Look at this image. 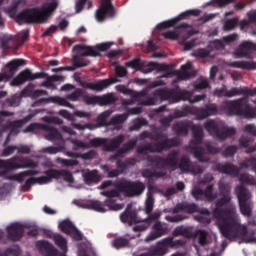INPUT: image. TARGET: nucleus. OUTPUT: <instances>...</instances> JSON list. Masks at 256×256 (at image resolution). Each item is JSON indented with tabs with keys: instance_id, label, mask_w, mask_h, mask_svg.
Masks as SVG:
<instances>
[{
	"instance_id": "obj_1",
	"label": "nucleus",
	"mask_w": 256,
	"mask_h": 256,
	"mask_svg": "<svg viewBox=\"0 0 256 256\" xmlns=\"http://www.w3.org/2000/svg\"><path fill=\"white\" fill-rule=\"evenodd\" d=\"M218 189L221 198L215 201L211 215L218 221L220 233L229 240L247 237V225L241 224L237 206L231 204V186L224 181H219Z\"/></svg>"
},
{
	"instance_id": "obj_2",
	"label": "nucleus",
	"mask_w": 256,
	"mask_h": 256,
	"mask_svg": "<svg viewBox=\"0 0 256 256\" xmlns=\"http://www.w3.org/2000/svg\"><path fill=\"white\" fill-rule=\"evenodd\" d=\"M146 161L150 167H155V169H165L167 167L171 171L179 169L182 173H191L192 175H201L205 171V167L197 162H191L189 156L183 155L179 158L178 150L170 151L166 157L147 155Z\"/></svg>"
},
{
	"instance_id": "obj_3",
	"label": "nucleus",
	"mask_w": 256,
	"mask_h": 256,
	"mask_svg": "<svg viewBox=\"0 0 256 256\" xmlns=\"http://www.w3.org/2000/svg\"><path fill=\"white\" fill-rule=\"evenodd\" d=\"M189 129H191L193 137L189 145L190 153L199 163H209L211 158L205 155V148L201 147L203 145V137H205L203 127L199 124H194L191 120L178 121L172 126V131L178 137H187Z\"/></svg>"
},
{
	"instance_id": "obj_4",
	"label": "nucleus",
	"mask_w": 256,
	"mask_h": 256,
	"mask_svg": "<svg viewBox=\"0 0 256 256\" xmlns=\"http://www.w3.org/2000/svg\"><path fill=\"white\" fill-rule=\"evenodd\" d=\"M52 2H46L41 8L26 9L16 15L17 21H23V23H46L47 19L51 17V13H54L59 7L57 0H51Z\"/></svg>"
},
{
	"instance_id": "obj_5",
	"label": "nucleus",
	"mask_w": 256,
	"mask_h": 256,
	"mask_svg": "<svg viewBox=\"0 0 256 256\" xmlns=\"http://www.w3.org/2000/svg\"><path fill=\"white\" fill-rule=\"evenodd\" d=\"M191 97V93L187 90H181L179 88H160L156 89L150 94L144 101L142 105L145 107H151L157 105L159 101H170L171 103H179V101H187Z\"/></svg>"
},
{
	"instance_id": "obj_6",
	"label": "nucleus",
	"mask_w": 256,
	"mask_h": 256,
	"mask_svg": "<svg viewBox=\"0 0 256 256\" xmlns=\"http://www.w3.org/2000/svg\"><path fill=\"white\" fill-rule=\"evenodd\" d=\"M153 139L158 142H148L137 147L136 151L138 155H147V153H163V151H169V149H173V147H179V145H181L177 137L169 138V136L163 132H156V137Z\"/></svg>"
},
{
	"instance_id": "obj_7",
	"label": "nucleus",
	"mask_w": 256,
	"mask_h": 256,
	"mask_svg": "<svg viewBox=\"0 0 256 256\" xmlns=\"http://www.w3.org/2000/svg\"><path fill=\"white\" fill-rule=\"evenodd\" d=\"M220 109L228 115H236L237 117H244V119L256 118V108L249 104V98L247 97L236 100H225L220 105Z\"/></svg>"
},
{
	"instance_id": "obj_8",
	"label": "nucleus",
	"mask_w": 256,
	"mask_h": 256,
	"mask_svg": "<svg viewBox=\"0 0 256 256\" xmlns=\"http://www.w3.org/2000/svg\"><path fill=\"white\" fill-rule=\"evenodd\" d=\"M113 42H105L96 46H81L76 45L74 51H79L77 55L72 58L73 65L76 69L81 67H87L90 65L91 61L83 57H100L101 51H107L111 49Z\"/></svg>"
},
{
	"instance_id": "obj_9",
	"label": "nucleus",
	"mask_w": 256,
	"mask_h": 256,
	"mask_svg": "<svg viewBox=\"0 0 256 256\" xmlns=\"http://www.w3.org/2000/svg\"><path fill=\"white\" fill-rule=\"evenodd\" d=\"M103 197H107V199L103 202L99 200H92L89 203L90 209L94 211H98V213H105L106 211H121L123 209V204H117V200L115 197H121V190L119 188L103 191L101 192Z\"/></svg>"
},
{
	"instance_id": "obj_10",
	"label": "nucleus",
	"mask_w": 256,
	"mask_h": 256,
	"mask_svg": "<svg viewBox=\"0 0 256 256\" xmlns=\"http://www.w3.org/2000/svg\"><path fill=\"white\" fill-rule=\"evenodd\" d=\"M219 113V108L217 104L211 103L206 104L205 107H195V106H185L182 110H176L174 112V119H181V117H187V115H195L198 121H203L207 117H213Z\"/></svg>"
},
{
	"instance_id": "obj_11",
	"label": "nucleus",
	"mask_w": 256,
	"mask_h": 256,
	"mask_svg": "<svg viewBox=\"0 0 256 256\" xmlns=\"http://www.w3.org/2000/svg\"><path fill=\"white\" fill-rule=\"evenodd\" d=\"M114 187L123 193L124 197H141L145 193L146 186L141 180H129L122 178L118 180Z\"/></svg>"
},
{
	"instance_id": "obj_12",
	"label": "nucleus",
	"mask_w": 256,
	"mask_h": 256,
	"mask_svg": "<svg viewBox=\"0 0 256 256\" xmlns=\"http://www.w3.org/2000/svg\"><path fill=\"white\" fill-rule=\"evenodd\" d=\"M238 199V207L241 215L251 217L255 204L253 203V195L244 185L237 186L235 189Z\"/></svg>"
},
{
	"instance_id": "obj_13",
	"label": "nucleus",
	"mask_w": 256,
	"mask_h": 256,
	"mask_svg": "<svg viewBox=\"0 0 256 256\" xmlns=\"http://www.w3.org/2000/svg\"><path fill=\"white\" fill-rule=\"evenodd\" d=\"M204 129H206L209 135L218 139V141H225L237 133L235 128H229L226 124L216 122L215 120L205 122Z\"/></svg>"
},
{
	"instance_id": "obj_14",
	"label": "nucleus",
	"mask_w": 256,
	"mask_h": 256,
	"mask_svg": "<svg viewBox=\"0 0 256 256\" xmlns=\"http://www.w3.org/2000/svg\"><path fill=\"white\" fill-rule=\"evenodd\" d=\"M37 164L29 158L20 156H13L10 159H0V169H6V171H15L16 169H35Z\"/></svg>"
},
{
	"instance_id": "obj_15",
	"label": "nucleus",
	"mask_w": 256,
	"mask_h": 256,
	"mask_svg": "<svg viewBox=\"0 0 256 256\" xmlns=\"http://www.w3.org/2000/svg\"><path fill=\"white\" fill-rule=\"evenodd\" d=\"M115 17V7L111 0H101L99 8L95 11V19L98 23H103L105 19Z\"/></svg>"
},
{
	"instance_id": "obj_16",
	"label": "nucleus",
	"mask_w": 256,
	"mask_h": 256,
	"mask_svg": "<svg viewBox=\"0 0 256 256\" xmlns=\"http://www.w3.org/2000/svg\"><path fill=\"white\" fill-rule=\"evenodd\" d=\"M45 77H47V73L45 72H37L33 74L31 70L25 69L12 80V85L19 87V85H23V83H27V81H35V79H45Z\"/></svg>"
},
{
	"instance_id": "obj_17",
	"label": "nucleus",
	"mask_w": 256,
	"mask_h": 256,
	"mask_svg": "<svg viewBox=\"0 0 256 256\" xmlns=\"http://www.w3.org/2000/svg\"><path fill=\"white\" fill-rule=\"evenodd\" d=\"M168 234H169V224L157 220L152 225V231L145 238V242L151 243V241L160 239V237H165V235H168Z\"/></svg>"
},
{
	"instance_id": "obj_18",
	"label": "nucleus",
	"mask_w": 256,
	"mask_h": 256,
	"mask_svg": "<svg viewBox=\"0 0 256 256\" xmlns=\"http://www.w3.org/2000/svg\"><path fill=\"white\" fill-rule=\"evenodd\" d=\"M214 185L209 184L205 190L201 189L199 186H195L192 189V196L196 201H215L217 199V193H213Z\"/></svg>"
},
{
	"instance_id": "obj_19",
	"label": "nucleus",
	"mask_w": 256,
	"mask_h": 256,
	"mask_svg": "<svg viewBox=\"0 0 256 256\" xmlns=\"http://www.w3.org/2000/svg\"><path fill=\"white\" fill-rule=\"evenodd\" d=\"M191 15L193 17H199V15H201V10L194 9V10H188V11L182 12L179 16H177L174 19L159 23L156 26V29L161 30V29H169V27H175V25H177L179 21H183V19H189Z\"/></svg>"
},
{
	"instance_id": "obj_20",
	"label": "nucleus",
	"mask_w": 256,
	"mask_h": 256,
	"mask_svg": "<svg viewBox=\"0 0 256 256\" xmlns=\"http://www.w3.org/2000/svg\"><path fill=\"white\" fill-rule=\"evenodd\" d=\"M253 51H256V43L243 41L234 52L236 59H253Z\"/></svg>"
},
{
	"instance_id": "obj_21",
	"label": "nucleus",
	"mask_w": 256,
	"mask_h": 256,
	"mask_svg": "<svg viewBox=\"0 0 256 256\" xmlns=\"http://www.w3.org/2000/svg\"><path fill=\"white\" fill-rule=\"evenodd\" d=\"M6 231L9 241H21L25 233V226H23L21 223H13L6 228Z\"/></svg>"
},
{
	"instance_id": "obj_22",
	"label": "nucleus",
	"mask_w": 256,
	"mask_h": 256,
	"mask_svg": "<svg viewBox=\"0 0 256 256\" xmlns=\"http://www.w3.org/2000/svg\"><path fill=\"white\" fill-rule=\"evenodd\" d=\"M143 112L141 107H134L128 109L127 113L116 114L110 119V127L111 125H123L127 119H129V115H139Z\"/></svg>"
},
{
	"instance_id": "obj_23",
	"label": "nucleus",
	"mask_w": 256,
	"mask_h": 256,
	"mask_svg": "<svg viewBox=\"0 0 256 256\" xmlns=\"http://www.w3.org/2000/svg\"><path fill=\"white\" fill-rule=\"evenodd\" d=\"M44 175L48 176V183H51L52 179H59L61 177H63L64 181H67V183H73V174L67 170L49 169L44 171Z\"/></svg>"
},
{
	"instance_id": "obj_24",
	"label": "nucleus",
	"mask_w": 256,
	"mask_h": 256,
	"mask_svg": "<svg viewBox=\"0 0 256 256\" xmlns=\"http://www.w3.org/2000/svg\"><path fill=\"white\" fill-rule=\"evenodd\" d=\"M36 247L43 256L59 255V250H57L56 247L53 246V244L49 243L48 241L40 240L36 243Z\"/></svg>"
},
{
	"instance_id": "obj_25",
	"label": "nucleus",
	"mask_w": 256,
	"mask_h": 256,
	"mask_svg": "<svg viewBox=\"0 0 256 256\" xmlns=\"http://www.w3.org/2000/svg\"><path fill=\"white\" fill-rule=\"evenodd\" d=\"M117 83V79L110 78V79H102L97 82H88L84 86L86 89H90L91 91H103V89H107L109 85H113Z\"/></svg>"
},
{
	"instance_id": "obj_26",
	"label": "nucleus",
	"mask_w": 256,
	"mask_h": 256,
	"mask_svg": "<svg viewBox=\"0 0 256 256\" xmlns=\"http://www.w3.org/2000/svg\"><path fill=\"white\" fill-rule=\"evenodd\" d=\"M215 171L223 173L224 175H230L231 177H237L240 170L239 167H237V165H234L233 163H218L215 166Z\"/></svg>"
},
{
	"instance_id": "obj_27",
	"label": "nucleus",
	"mask_w": 256,
	"mask_h": 256,
	"mask_svg": "<svg viewBox=\"0 0 256 256\" xmlns=\"http://www.w3.org/2000/svg\"><path fill=\"white\" fill-rule=\"evenodd\" d=\"M46 103H57V105H60L61 107H69V109H74L73 104L69 103L67 99L59 96L41 98L36 102L37 105H46Z\"/></svg>"
},
{
	"instance_id": "obj_28",
	"label": "nucleus",
	"mask_w": 256,
	"mask_h": 256,
	"mask_svg": "<svg viewBox=\"0 0 256 256\" xmlns=\"http://www.w3.org/2000/svg\"><path fill=\"white\" fill-rule=\"evenodd\" d=\"M168 249V246L165 245L162 239L155 247L151 248L148 252L140 254V256H163L166 255Z\"/></svg>"
},
{
	"instance_id": "obj_29",
	"label": "nucleus",
	"mask_w": 256,
	"mask_h": 256,
	"mask_svg": "<svg viewBox=\"0 0 256 256\" xmlns=\"http://www.w3.org/2000/svg\"><path fill=\"white\" fill-rule=\"evenodd\" d=\"M42 130L46 131L47 134L45 138L48 141H61V139H63V135H61V132H59V130L49 124H44L42 126Z\"/></svg>"
},
{
	"instance_id": "obj_30",
	"label": "nucleus",
	"mask_w": 256,
	"mask_h": 256,
	"mask_svg": "<svg viewBox=\"0 0 256 256\" xmlns=\"http://www.w3.org/2000/svg\"><path fill=\"white\" fill-rule=\"evenodd\" d=\"M113 114V110H106L98 115L96 119V124H92L93 130L99 129V127H110V120L108 121L109 117Z\"/></svg>"
},
{
	"instance_id": "obj_31",
	"label": "nucleus",
	"mask_w": 256,
	"mask_h": 256,
	"mask_svg": "<svg viewBox=\"0 0 256 256\" xmlns=\"http://www.w3.org/2000/svg\"><path fill=\"white\" fill-rule=\"evenodd\" d=\"M116 90L119 91V93H123V95H128L129 97H131V99H141V97L147 96V91L145 90H142L140 92L133 91L127 88L125 85L116 86Z\"/></svg>"
},
{
	"instance_id": "obj_32",
	"label": "nucleus",
	"mask_w": 256,
	"mask_h": 256,
	"mask_svg": "<svg viewBox=\"0 0 256 256\" xmlns=\"http://www.w3.org/2000/svg\"><path fill=\"white\" fill-rule=\"evenodd\" d=\"M228 67H232L234 69H244L246 71H255L256 70V62L234 61V62L228 63Z\"/></svg>"
},
{
	"instance_id": "obj_33",
	"label": "nucleus",
	"mask_w": 256,
	"mask_h": 256,
	"mask_svg": "<svg viewBox=\"0 0 256 256\" xmlns=\"http://www.w3.org/2000/svg\"><path fill=\"white\" fill-rule=\"evenodd\" d=\"M137 146V140H129L127 143H125L113 157V159H119V157H123L125 153H129V151H132V149H135Z\"/></svg>"
},
{
	"instance_id": "obj_34",
	"label": "nucleus",
	"mask_w": 256,
	"mask_h": 256,
	"mask_svg": "<svg viewBox=\"0 0 256 256\" xmlns=\"http://www.w3.org/2000/svg\"><path fill=\"white\" fill-rule=\"evenodd\" d=\"M83 179L86 185H97L101 181V176H99L97 170H92L84 173Z\"/></svg>"
},
{
	"instance_id": "obj_35",
	"label": "nucleus",
	"mask_w": 256,
	"mask_h": 256,
	"mask_svg": "<svg viewBox=\"0 0 256 256\" xmlns=\"http://www.w3.org/2000/svg\"><path fill=\"white\" fill-rule=\"evenodd\" d=\"M38 185H46V183H49V176L46 175V176H40V177H32V178H29L25 181L24 183V188L25 189H31V187H33V185L37 184Z\"/></svg>"
},
{
	"instance_id": "obj_36",
	"label": "nucleus",
	"mask_w": 256,
	"mask_h": 256,
	"mask_svg": "<svg viewBox=\"0 0 256 256\" xmlns=\"http://www.w3.org/2000/svg\"><path fill=\"white\" fill-rule=\"evenodd\" d=\"M160 71V73H168V71H171V67L169 64H159L155 62H150L148 64L147 70H144V73H152V71Z\"/></svg>"
},
{
	"instance_id": "obj_37",
	"label": "nucleus",
	"mask_w": 256,
	"mask_h": 256,
	"mask_svg": "<svg viewBox=\"0 0 256 256\" xmlns=\"http://www.w3.org/2000/svg\"><path fill=\"white\" fill-rule=\"evenodd\" d=\"M120 219L122 223H127L131 227V225L137 223V212L126 210L120 215Z\"/></svg>"
},
{
	"instance_id": "obj_38",
	"label": "nucleus",
	"mask_w": 256,
	"mask_h": 256,
	"mask_svg": "<svg viewBox=\"0 0 256 256\" xmlns=\"http://www.w3.org/2000/svg\"><path fill=\"white\" fill-rule=\"evenodd\" d=\"M163 243L170 249H179V247H185L187 245V241L183 239L175 240L171 236L164 238Z\"/></svg>"
},
{
	"instance_id": "obj_39",
	"label": "nucleus",
	"mask_w": 256,
	"mask_h": 256,
	"mask_svg": "<svg viewBox=\"0 0 256 256\" xmlns=\"http://www.w3.org/2000/svg\"><path fill=\"white\" fill-rule=\"evenodd\" d=\"M37 171L35 170H27L20 172L19 174L8 176L9 181H17V183H23L25 181V177H33V175H37Z\"/></svg>"
},
{
	"instance_id": "obj_40",
	"label": "nucleus",
	"mask_w": 256,
	"mask_h": 256,
	"mask_svg": "<svg viewBox=\"0 0 256 256\" xmlns=\"http://www.w3.org/2000/svg\"><path fill=\"white\" fill-rule=\"evenodd\" d=\"M173 237H185L186 239H191L193 237V232L185 226H178L172 232Z\"/></svg>"
},
{
	"instance_id": "obj_41",
	"label": "nucleus",
	"mask_w": 256,
	"mask_h": 256,
	"mask_svg": "<svg viewBox=\"0 0 256 256\" xmlns=\"http://www.w3.org/2000/svg\"><path fill=\"white\" fill-rule=\"evenodd\" d=\"M191 68H192V65L189 62L182 65L180 70L177 71V76L179 77V79H182V80L191 79V77H193V74L189 72L191 71Z\"/></svg>"
},
{
	"instance_id": "obj_42",
	"label": "nucleus",
	"mask_w": 256,
	"mask_h": 256,
	"mask_svg": "<svg viewBox=\"0 0 256 256\" xmlns=\"http://www.w3.org/2000/svg\"><path fill=\"white\" fill-rule=\"evenodd\" d=\"M125 141V136L120 134L110 140V143L107 146V151H117L121 147V143Z\"/></svg>"
},
{
	"instance_id": "obj_43",
	"label": "nucleus",
	"mask_w": 256,
	"mask_h": 256,
	"mask_svg": "<svg viewBox=\"0 0 256 256\" xmlns=\"http://www.w3.org/2000/svg\"><path fill=\"white\" fill-rule=\"evenodd\" d=\"M31 117H32L31 115H28L21 120L8 121L4 126V129H6L7 131V127H13L14 129L19 130L21 129V127H23L25 123H29V121H31Z\"/></svg>"
},
{
	"instance_id": "obj_44",
	"label": "nucleus",
	"mask_w": 256,
	"mask_h": 256,
	"mask_svg": "<svg viewBox=\"0 0 256 256\" xmlns=\"http://www.w3.org/2000/svg\"><path fill=\"white\" fill-rule=\"evenodd\" d=\"M117 98L113 94H106L103 96H99L98 105L103 107L104 105H113L116 103Z\"/></svg>"
},
{
	"instance_id": "obj_45",
	"label": "nucleus",
	"mask_w": 256,
	"mask_h": 256,
	"mask_svg": "<svg viewBox=\"0 0 256 256\" xmlns=\"http://www.w3.org/2000/svg\"><path fill=\"white\" fill-rule=\"evenodd\" d=\"M58 227L62 233L69 235L74 229L75 225L70 220H63L59 223Z\"/></svg>"
},
{
	"instance_id": "obj_46",
	"label": "nucleus",
	"mask_w": 256,
	"mask_h": 256,
	"mask_svg": "<svg viewBox=\"0 0 256 256\" xmlns=\"http://www.w3.org/2000/svg\"><path fill=\"white\" fill-rule=\"evenodd\" d=\"M149 124L145 118H137L133 120V125L129 127V131H139L141 127H145Z\"/></svg>"
},
{
	"instance_id": "obj_47",
	"label": "nucleus",
	"mask_w": 256,
	"mask_h": 256,
	"mask_svg": "<svg viewBox=\"0 0 256 256\" xmlns=\"http://www.w3.org/2000/svg\"><path fill=\"white\" fill-rule=\"evenodd\" d=\"M64 79L65 78L63 76H59V75L49 76L47 74L46 80L42 83V87H53V83H55V81H63Z\"/></svg>"
},
{
	"instance_id": "obj_48",
	"label": "nucleus",
	"mask_w": 256,
	"mask_h": 256,
	"mask_svg": "<svg viewBox=\"0 0 256 256\" xmlns=\"http://www.w3.org/2000/svg\"><path fill=\"white\" fill-rule=\"evenodd\" d=\"M196 235H198V243L201 247L208 245L209 241L207 240V237H209V233L207 230H197Z\"/></svg>"
},
{
	"instance_id": "obj_49",
	"label": "nucleus",
	"mask_w": 256,
	"mask_h": 256,
	"mask_svg": "<svg viewBox=\"0 0 256 256\" xmlns=\"http://www.w3.org/2000/svg\"><path fill=\"white\" fill-rule=\"evenodd\" d=\"M25 65V60L23 59H15L10 61L7 64L8 69H10V73H15L19 69V67Z\"/></svg>"
},
{
	"instance_id": "obj_50",
	"label": "nucleus",
	"mask_w": 256,
	"mask_h": 256,
	"mask_svg": "<svg viewBox=\"0 0 256 256\" xmlns=\"http://www.w3.org/2000/svg\"><path fill=\"white\" fill-rule=\"evenodd\" d=\"M126 67H131L132 69H135L136 71H142V73H145L144 71L147 70V68L142 69L143 63L141 62V59L135 58L132 61L126 63Z\"/></svg>"
},
{
	"instance_id": "obj_51",
	"label": "nucleus",
	"mask_w": 256,
	"mask_h": 256,
	"mask_svg": "<svg viewBox=\"0 0 256 256\" xmlns=\"http://www.w3.org/2000/svg\"><path fill=\"white\" fill-rule=\"evenodd\" d=\"M237 95H246L245 87H233L226 92V97H237Z\"/></svg>"
},
{
	"instance_id": "obj_52",
	"label": "nucleus",
	"mask_w": 256,
	"mask_h": 256,
	"mask_svg": "<svg viewBox=\"0 0 256 256\" xmlns=\"http://www.w3.org/2000/svg\"><path fill=\"white\" fill-rule=\"evenodd\" d=\"M209 55H211V51L207 48H199L192 53V57H196V59H207Z\"/></svg>"
},
{
	"instance_id": "obj_53",
	"label": "nucleus",
	"mask_w": 256,
	"mask_h": 256,
	"mask_svg": "<svg viewBox=\"0 0 256 256\" xmlns=\"http://www.w3.org/2000/svg\"><path fill=\"white\" fill-rule=\"evenodd\" d=\"M182 209L184 211V213H188V214H193V213H197V211H199V206H197V204L195 203H187V202H183L182 203Z\"/></svg>"
},
{
	"instance_id": "obj_54",
	"label": "nucleus",
	"mask_w": 256,
	"mask_h": 256,
	"mask_svg": "<svg viewBox=\"0 0 256 256\" xmlns=\"http://www.w3.org/2000/svg\"><path fill=\"white\" fill-rule=\"evenodd\" d=\"M113 247H115V249H123V247H129V239L125 237H118L113 241Z\"/></svg>"
},
{
	"instance_id": "obj_55",
	"label": "nucleus",
	"mask_w": 256,
	"mask_h": 256,
	"mask_svg": "<svg viewBox=\"0 0 256 256\" xmlns=\"http://www.w3.org/2000/svg\"><path fill=\"white\" fill-rule=\"evenodd\" d=\"M163 175V172L151 171L149 169L142 170V177L145 179H153V177L159 179V177H163Z\"/></svg>"
},
{
	"instance_id": "obj_56",
	"label": "nucleus",
	"mask_w": 256,
	"mask_h": 256,
	"mask_svg": "<svg viewBox=\"0 0 256 256\" xmlns=\"http://www.w3.org/2000/svg\"><path fill=\"white\" fill-rule=\"evenodd\" d=\"M0 256H21V248L18 246L8 247Z\"/></svg>"
},
{
	"instance_id": "obj_57",
	"label": "nucleus",
	"mask_w": 256,
	"mask_h": 256,
	"mask_svg": "<svg viewBox=\"0 0 256 256\" xmlns=\"http://www.w3.org/2000/svg\"><path fill=\"white\" fill-rule=\"evenodd\" d=\"M13 41V36H3L0 41V47L3 49V51H8V49H11V43Z\"/></svg>"
},
{
	"instance_id": "obj_58",
	"label": "nucleus",
	"mask_w": 256,
	"mask_h": 256,
	"mask_svg": "<svg viewBox=\"0 0 256 256\" xmlns=\"http://www.w3.org/2000/svg\"><path fill=\"white\" fill-rule=\"evenodd\" d=\"M187 219V216L183 214H178L175 216H165V220L169 223H181V221H185Z\"/></svg>"
},
{
	"instance_id": "obj_59",
	"label": "nucleus",
	"mask_w": 256,
	"mask_h": 256,
	"mask_svg": "<svg viewBox=\"0 0 256 256\" xmlns=\"http://www.w3.org/2000/svg\"><path fill=\"white\" fill-rule=\"evenodd\" d=\"M239 150V148L235 145H231L228 146L225 151L222 152L223 157H234L235 153H237V151Z\"/></svg>"
},
{
	"instance_id": "obj_60",
	"label": "nucleus",
	"mask_w": 256,
	"mask_h": 256,
	"mask_svg": "<svg viewBox=\"0 0 256 256\" xmlns=\"http://www.w3.org/2000/svg\"><path fill=\"white\" fill-rule=\"evenodd\" d=\"M43 125L45 124L32 123L23 130V133H35V131H39V129H43Z\"/></svg>"
},
{
	"instance_id": "obj_61",
	"label": "nucleus",
	"mask_w": 256,
	"mask_h": 256,
	"mask_svg": "<svg viewBox=\"0 0 256 256\" xmlns=\"http://www.w3.org/2000/svg\"><path fill=\"white\" fill-rule=\"evenodd\" d=\"M205 148H206L207 153H209V155H217V153H219V151H220L219 147H217V145H215L211 142H206Z\"/></svg>"
},
{
	"instance_id": "obj_62",
	"label": "nucleus",
	"mask_w": 256,
	"mask_h": 256,
	"mask_svg": "<svg viewBox=\"0 0 256 256\" xmlns=\"http://www.w3.org/2000/svg\"><path fill=\"white\" fill-rule=\"evenodd\" d=\"M83 101L86 105H99V96L84 95Z\"/></svg>"
},
{
	"instance_id": "obj_63",
	"label": "nucleus",
	"mask_w": 256,
	"mask_h": 256,
	"mask_svg": "<svg viewBox=\"0 0 256 256\" xmlns=\"http://www.w3.org/2000/svg\"><path fill=\"white\" fill-rule=\"evenodd\" d=\"M15 151H17V146H15V145L4 146L1 156L2 157H10V155H13V153H15Z\"/></svg>"
},
{
	"instance_id": "obj_64",
	"label": "nucleus",
	"mask_w": 256,
	"mask_h": 256,
	"mask_svg": "<svg viewBox=\"0 0 256 256\" xmlns=\"http://www.w3.org/2000/svg\"><path fill=\"white\" fill-rule=\"evenodd\" d=\"M79 97H83V89L78 88L71 94L67 95V99L70 101H79Z\"/></svg>"
}]
</instances>
